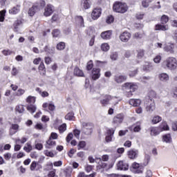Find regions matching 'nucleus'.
I'll return each instance as SVG.
<instances>
[{
  "instance_id": "39",
  "label": "nucleus",
  "mask_w": 177,
  "mask_h": 177,
  "mask_svg": "<svg viewBox=\"0 0 177 177\" xmlns=\"http://www.w3.org/2000/svg\"><path fill=\"white\" fill-rule=\"evenodd\" d=\"M74 118H75V117H74V113L73 112L68 113L65 116V119L68 120L69 121H73Z\"/></svg>"
},
{
  "instance_id": "22",
  "label": "nucleus",
  "mask_w": 177,
  "mask_h": 177,
  "mask_svg": "<svg viewBox=\"0 0 177 177\" xmlns=\"http://www.w3.org/2000/svg\"><path fill=\"white\" fill-rule=\"evenodd\" d=\"M155 30L156 31H167V30H169V27L168 25L156 24Z\"/></svg>"
},
{
  "instance_id": "42",
  "label": "nucleus",
  "mask_w": 177,
  "mask_h": 177,
  "mask_svg": "<svg viewBox=\"0 0 177 177\" xmlns=\"http://www.w3.org/2000/svg\"><path fill=\"white\" fill-rule=\"evenodd\" d=\"M6 15V10L0 11V21L3 22L5 20V16Z\"/></svg>"
},
{
  "instance_id": "12",
  "label": "nucleus",
  "mask_w": 177,
  "mask_h": 177,
  "mask_svg": "<svg viewBox=\"0 0 177 177\" xmlns=\"http://www.w3.org/2000/svg\"><path fill=\"white\" fill-rule=\"evenodd\" d=\"M102 15V9L95 8L91 12V18L93 20H97L98 17H100Z\"/></svg>"
},
{
  "instance_id": "53",
  "label": "nucleus",
  "mask_w": 177,
  "mask_h": 177,
  "mask_svg": "<svg viewBox=\"0 0 177 177\" xmlns=\"http://www.w3.org/2000/svg\"><path fill=\"white\" fill-rule=\"evenodd\" d=\"M73 135L77 139H80V135H81V131L78 129L73 130Z\"/></svg>"
},
{
  "instance_id": "60",
  "label": "nucleus",
  "mask_w": 177,
  "mask_h": 177,
  "mask_svg": "<svg viewBox=\"0 0 177 177\" xmlns=\"http://www.w3.org/2000/svg\"><path fill=\"white\" fill-rule=\"evenodd\" d=\"M3 157H4L5 160H6L7 161H9V160H10L12 158V153H5L3 155Z\"/></svg>"
},
{
  "instance_id": "47",
  "label": "nucleus",
  "mask_w": 177,
  "mask_h": 177,
  "mask_svg": "<svg viewBox=\"0 0 177 177\" xmlns=\"http://www.w3.org/2000/svg\"><path fill=\"white\" fill-rule=\"evenodd\" d=\"M106 22L107 24H111V23L114 22V17L113 15H109L106 17Z\"/></svg>"
},
{
  "instance_id": "56",
  "label": "nucleus",
  "mask_w": 177,
  "mask_h": 177,
  "mask_svg": "<svg viewBox=\"0 0 177 177\" xmlns=\"http://www.w3.org/2000/svg\"><path fill=\"white\" fill-rule=\"evenodd\" d=\"M109 155H103L102 158H97V160H100V161H109Z\"/></svg>"
},
{
  "instance_id": "25",
  "label": "nucleus",
  "mask_w": 177,
  "mask_h": 177,
  "mask_svg": "<svg viewBox=\"0 0 177 177\" xmlns=\"http://www.w3.org/2000/svg\"><path fill=\"white\" fill-rule=\"evenodd\" d=\"M174 49H175L174 44H170L163 47V50H165V52H169V53H174Z\"/></svg>"
},
{
  "instance_id": "17",
  "label": "nucleus",
  "mask_w": 177,
  "mask_h": 177,
  "mask_svg": "<svg viewBox=\"0 0 177 177\" xmlns=\"http://www.w3.org/2000/svg\"><path fill=\"white\" fill-rule=\"evenodd\" d=\"M53 13V6L50 4H48L44 10V16H46V17H48L49 16H50V15H52Z\"/></svg>"
},
{
  "instance_id": "62",
  "label": "nucleus",
  "mask_w": 177,
  "mask_h": 177,
  "mask_svg": "<svg viewBox=\"0 0 177 177\" xmlns=\"http://www.w3.org/2000/svg\"><path fill=\"white\" fill-rule=\"evenodd\" d=\"M42 61V59L41 57L36 58L33 60V64L38 65Z\"/></svg>"
},
{
  "instance_id": "40",
  "label": "nucleus",
  "mask_w": 177,
  "mask_h": 177,
  "mask_svg": "<svg viewBox=\"0 0 177 177\" xmlns=\"http://www.w3.org/2000/svg\"><path fill=\"white\" fill-rule=\"evenodd\" d=\"M162 120V118L158 115H156L152 118L153 124H158Z\"/></svg>"
},
{
  "instance_id": "9",
  "label": "nucleus",
  "mask_w": 177,
  "mask_h": 177,
  "mask_svg": "<svg viewBox=\"0 0 177 177\" xmlns=\"http://www.w3.org/2000/svg\"><path fill=\"white\" fill-rule=\"evenodd\" d=\"M19 129H20V126H19V124H11L9 129V135H10V136H13V135H15V133L19 132Z\"/></svg>"
},
{
  "instance_id": "10",
  "label": "nucleus",
  "mask_w": 177,
  "mask_h": 177,
  "mask_svg": "<svg viewBox=\"0 0 177 177\" xmlns=\"http://www.w3.org/2000/svg\"><path fill=\"white\" fill-rule=\"evenodd\" d=\"M119 38L122 42H128L131 39V33L127 31L123 32L120 35Z\"/></svg>"
},
{
  "instance_id": "30",
  "label": "nucleus",
  "mask_w": 177,
  "mask_h": 177,
  "mask_svg": "<svg viewBox=\"0 0 177 177\" xmlns=\"http://www.w3.org/2000/svg\"><path fill=\"white\" fill-rule=\"evenodd\" d=\"M37 10H38V7L37 6H33L32 7H31L28 10L29 16H31V17L34 16Z\"/></svg>"
},
{
  "instance_id": "8",
  "label": "nucleus",
  "mask_w": 177,
  "mask_h": 177,
  "mask_svg": "<svg viewBox=\"0 0 177 177\" xmlns=\"http://www.w3.org/2000/svg\"><path fill=\"white\" fill-rule=\"evenodd\" d=\"M115 132V129H109L107 130L106 136L105 140L106 143H110L113 142V138H114V133Z\"/></svg>"
},
{
  "instance_id": "51",
  "label": "nucleus",
  "mask_w": 177,
  "mask_h": 177,
  "mask_svg": "<svg viewBox=\"0 0 177 177\" xmlns=\"http://www.w3.org/2000/svg\"><path fill=\"white\" fill-rule=\"evenodd\" d=\"M38 165V162L36 161H33L30 167V171H35V168H37V166Z\"/></svg>"
},
{
  "instance_id": "57",
  "label": "nucleus",
  "mask_w": 177,
  "mask_h": 177,
  "mask_svg": "<svg viewBox=\"0 0 177 177\" xmlns=\"http://www.w3.org/2000/svg\"><path fill=\"white\" fill-rule=\"evenodd\" d=\"M86 68L87 70H92V68H93V62L92 60L89 61L87 63V66H86Z\"/></svg>"
},
{
  "instance_id": "16",
  "label": "nucleus",
  "mask_w": 177,
  "mask_h": 177,
  "mask_svg": "<svg viewBox=\"0 0 177 177\" xmlns=\"http://www.w3.org/2000/svg\"><path fill=\"white\" fill-rule=\"evenodd\" d=\"M91 5H92L91 0H81L82 9H84V10H86V9H90Z\"/></svg>"
},
{
  "instance_id": "36",
  "label": "nucleus",
  "mask_w": 177,
  "mask_h": 177,
  "mask_svg": "<svg viewBox=\"0 0 177 177\" xmlns=\"http://www.w3.org/2000/svg\"><path fill=\"white\" fill-rule=\"evenodd\" d=\"M66 48V43L61 41L57 44V50H64Z\"/></svg>"
},
{
  "instance_id": "31",
  "label": "nucleus",
  "mask_w": 177,
  "mask_h": 177,
  "mask_svg": "<svg viewBox=\"0 0 177 177\" xmlns=\"http://www.w3.org/2000/svg\"><path fill=\"white\" fill-rule=\"evenodd\" d=\"M28 111H29L30 113H35V111H37V106L32 104L28 105L27 107H26Z\"/></svg>"
},
{
  "instance_id": "58",
  "label": "nucleus",
  "mask_w": 177,
  "mask_h": 177,
  "mask_svg": "<svg viewBox=\"0 0 177 177\" xmlns=\"http://www.w3.org/2000/svg\"><path fill=\"white\" fill-rule=\"evenodd\" d=\"M27 140H28V138H27L26 137H23V138H21V139H17L16 140V142H17H17H20V143L24 145V143H26V142H27Z\"/></svg>"
},
{
  "instance_id": "21",
  "label": "nucleus",
  "mask_w": 177,
  "mask_h": 177,
  "mask_svg": "<svg viewBox=\"0 0 177 177\" xmlns=\"http://www.w3.org/2000/svg\"><path fill=\"white\" fill-rule=\"evenodd\" d=\"M150 132L151 136H157V135H160V132H162V129L159 127H151Z\"/></svg>"
},
{
  "instance_id": "41",
  "label": "nucleus",
  "mask_w": 177,
  "mask_h": 177,
  "mask_svg": "<svg viewBox=\"0 0 177 177\" xmlns=\"http://www.w3.org/2000/svg\"><path fill=\"white\" fill-rule=\"evenodd\" d=\"M169 20V18L167 15H162L160 19V21H161L162 24H167V23H168Z\"/></svg>"
},
{
  "instance_id": "61",
  "label": "nucleus",
  "mask_w": 177,
  "mask_h": 177,
  "mask_svg": "<svg viewBox=\"0 0 177 177\" xmlns=\"http://www.w3.org/2000/svg\"><path fill=\"white\" fill-rule=\"evenodd\" d=\"M149 5H150V3L147 0H142V6L143 8H149Z\"/></svg>"
},
{
  "instance_id": "7",
  "label": "nucleus",
  "mask_w": 177,
  "mask_h": 177,
  "mask_svg": "<svg viewBox=\"0 0 177 177\" xmlns=\"http://www.w3.org/2000/svg\"><path fill=\"white\" fill-rule=\"evenodd\" d=\"M146 104V111L148 113H153V110H156V103L154 102V100H149Z\"/></svg>"
},
{
  "instance_id": "2",
  "label": "nucleus",
  "mask_w": 177,
  "mask_h": 177,
  "mask_svg": "<svg viewBox=\"0 0 177 177\" xmlns=\"http://www.w3.org/2000/svg\"><path fill=\"white\" fill-rule=\"evenodd\" d=\"M162 67L163 68H167V70H176L177 68V60L174 57H169L165 61L162 62Z\"/></svg>"
},
{
  "instance_id": "3",
  "label": "nucleus",
  "mask_w": 177,
  "mask_h": 177,
  "mask_svg": "<svg viewBox=\"0 0 177 177\" xmlns=\"http://www.w3.org/2000/svg\"><path fill=\"white\" fill-rule=\"evenodd\" d=\"M113 10L116 13H127L128 12V5L121 1H115L113 6Z\"/></svg>"
},
{
  "instance_id": "29",
  "label": "nucleus",
  "mask_w": 177,
  "mask_h": 177,
  "mask_svg": "<svg viewBox=\"0 0 177 177\" xmlns=\"http://www.w3.org/2000/svg\"><path fill=\"white\" fill-rule=\"evenodd\" d=\"M24 150L26 153H30L32 150V145L30 142H28L24 147Z\"/></svg>"
},
{
  "instance_id": "27",
  "label": "nucleus",
  "mask_w": 177,
  "mask_h": 177,
  "mask_svg": "<svg viewBox=\"0 0 177 177\" xmlns=\"http://www.w3.org/2000/svg\"><path fill=\"white\" fill-rule=\"evenodd\" d=\"M115 81L117 82V84H122V82H124V81H127V76L115 75Z\"/></svg>"
},
{
  "instance_id": "11",
  "label": "nucleus",
  "mask_w": 177,
  "mask_h": 177,
  "mask_svg": "<svg viewBox=\"0 0 177 177\" xmlns=\"http://www.w3.org/2000/svg\"><path fill=\"white\" fill-rule=\"evenodd\" d=\"M117 167L118 169H119L120 171H128L129 168V165H128V163L122 160L118 162V163L117 164Z\"/></svg>"
},
{
  "instance_id": "64",
  "label": "nucleus",
  "mask_w": 177,
  "mask_h": 177,
  "mask_svg": "<svg viewBox=\"0 0 177 177\" xmlns=\"http://www.w3.org/2000/svg\"><path fill=\"white\" fill-rule=\"evenodd\" d=\"M171 27H175L177 28V19L171 20Z\"/></svg>"
},
{
  "instance_id": "52",
  "label": "nucleus",
  "mask_w": 177,
  "mask_h": 177,
  "mask_svg": "<svg viewBox=\"0 0 177 177\" xmlns=\"http://www.w3.org/2000/svg\"><path fill=\"white\" fill-rule=\"evenodd\" d=\"M52 35L54 37L57 38V37L60 35V30H59V29H55L53 30Z\"/></svg>"
},
{
  "instance_id": "46",
  "label": "nucleus",
  "mask_w": 177,
  "mask_h": 177,
  "mask_svg": "<svg viewBox=\"0 0 177 177\" xmlns=\"http://www.w3.org/2000/svg\"><path fill=\"white\" fill-rule=\"evenodd\" d=\"M67 129V124H63L59 127V131L60 133H63Z\"/></svg>"
},
{
  "instance_id": "19",
  "label": "nucleus",
  "mask_w": 177,
  "mask_h": 177,
  "mask_svg": "<svg viewBox=\"0 0 177 177\" xmlns=\"http://www.w3.org/2000/svg\"><path fill=\"white\" fill-rule=\"evenodd\" d=\"M132 168H133V169H137L136 174H142V172H143V169H144L143 166L140 165V164H139L138 162H133L132 164Z\"/></svg>"
},
{
  "instance_id": "38",
  "label": "nucleus",
  "mask_w": 177,
  "mask_h": 177,
  "mask_svg": "<svg viewBox=\"0 0 177 177\" xmlns=\"http://www.w3.org/2000/svg\"><path fill=\"white\" fill-rule=\"evenodd\" d=\"M45 52H47V53H50L51 55L52 53H55V47H48V46H46L44 47Z\"/></svg>"
},
{
  "instance_id": "37",
  "label": "nucleus",
  "mask_w": 177,
  "mask_h": 177,
  "mask_svg": "<svg viewBox=\"0 0 177 177\" xmlns=\"http://www.w3.org/2000/svg\"><path fill=\"white\" fill-rule=\"evenodd\" d=\"M101 49L103 52H107L110 50V46L107 43H104L101 45Z\"/></svg>"
},
{
  "instance_id": "20",
  "label": "nucleus",
  "mask_w": 177,
  "mask_h": 177,
  "mask_svg": "<svg viewBox=\"0 0 177 177\" xmlns=\"http://www.w3.org/2000/svg\"><path fill=\"white\" fill-rule=\"evenodd\" d=\"M129 103L131 106H133V107H138V106L142 104V100H140V99H131Z\"/></svg>"
},
{
  "instance_id": "14",
  "label": "nucleus",
  "mask_w": 177,
  "mask_h": 177,
  "mask_svg": "<svg viewBox=\"0 0 177 177\" xmlns=\"http://www.w3.org/2000/svg\"><path fill=\"white\" fill-rule=\"evenodd\" d=\"M100 78V69L94 68L92 71V80L96 81Z\"/></svg>"
},
{
  "instance_id": "24",
  "label": "nucleus",
  "mask_w": 177,
  "mask_h": 177,
  "mask_svg": "<svg viewBox=\"0 0 177 177\" xmlns=\"http://www.w3.org/2000/svg\"><path fill=\"white\" fill-rule=\"evenodd\" d=\"M56 146V141L53 140V139L49 138L45 145L46 149H52Z\"/></svg>"
},
{
  "instance_id": "4",
  "label": "nucleus",
  "mask_w": 177,
  "mask_h": 177,
  "mask_svg": "<svg viewBox=\"0 0 177 177\" xmlns=\"http://www.w3.org/2000/svg\"><path fill=\"white\" fill-rule=\"evenodd\" d=\"M93 130V124L91 122L82 123V136H91Z\"/></svg>"
},
{
  "instance_id": "50",
  "label": "nucleus",
  "mask_w": 177,
  "mask_h": 177,
  "mask_svg": "<svg viewBox=\"0 0 177 177\" xmlns=\"http://www.w3.org/2000/svg\"><path fill=\"white\" fill-rule=\"evenodd\" d=\"M26 93V90L23 88H19L17 91L16 92L17 96H22V95H24Z\"/></svg>"
},
{
  "instance_id": "59",
  "label": "nucleus",
  "mask_w": 177,
  "mask_h": 177,
  "mask_svg": "<svg viewBox=\"0 0 177 177\" xmlns=\"http://www.w3.org/2000/svg\"><path fill=\"white\" fill-rule=\"evenodd\" d=\"M149 100L150 99L153 100V97H156V96H157V94L156 93L155 91H151L149 93Z\"/></svg>"
},
{
  "instance_id": "43",
  "label": "nucleus",
  "mask_w": 177,
  "mask_h": 177,
  "mask_svg": "<svg viewBox=\"0 0 177 177\" xmlns=\"http://www.w3.org/2000/svg\"><path fill=\"white\" fill-rule=\"evenodd\" d=\"M16 111H18V113H24V106L23 105H17L15 108Z\"/></svg>"
},
{
  "instance_id": "26",
  "label": "nucleus",
  "mask_w": 177,
  "mask_h": 177,
  "mask_svg": "<svg viewBox=\"0 0 177 177\" xmlns=\"http://www.w3.org/2000/svg\"><path fill=\"white\" fill-rule=\"evenodd\" d=\"M153 68V64L150 62H146L142 66L143 71H151Z\"/></svg>"
},
{
  "instance_id": "35",
  "label": "nucleus",
  "mask_w": 177,
  "mask_h": 177,
  "mask_svg": "<svg viewBox=\"0 0 177 177\" xmlns=\"http://www.w3.org/2000/svg\"><path fill=\"white\" fill-rule=\"evenodd\" d=\"M159 128L162 129V131H169V127L168 126V124H167V122H163Z\"/></svg>"
},
{
  "instance_id": "44",
  "label": "nucleus",
  "mask_w": 177,
  "mask_h": 177,
  "mask_svg": "<svg viewBox=\"0 0 177 177\" xmlns=\"http://www.w3.org/2000/svg\"><path fill=\"white\" fill-rule=\"evenodd\" d=\"M110 59H111L113 61L117 60V59H118V53L117 52L111 53Z\"/></svg>"
},
{
  "instance_id": "32",
  "label": "nucleus",
  "mask_w": 177,
  "mask_h": 177,
  "mask_svg": "<svg viewBox=\"0 0 177 177\" xmlns=\"http://www.w3.org/2000/svg\"><path fill=\"white\" fill-rule=\"evenodd\" d=\"M36 97L35 96L29 95L26 98V103H28L29 104H34L35 103Z\"/></svg>"
},
{
  "instance_id": "1",
  "label": "nucleus",
  "mask_w": 177,
  "mask_h": 177,
  "mask_svg": "<svg viewBox=\"0 0 177 177\" xmlns=\"http://www.w3.org/2000/svg\"><path fill=\"white\" fill-rule=\"evenodd\" d=\"M138 84L132 82H127L122 86V89L126 92L127 97H131L133 95V92L138 91Z\"/></svg>"
},
{
  "instance_id": "5",
  "label": "nucleus",
  "mask_w": 177,
  "mask_h": 177,
  "mask_svg": "<svg viewBox=\"0 0 177 177\" xmlns=\"http://www.w3.org/2000/svg\"><path fill=\"white\" fill-rule=\"evenodd\" d=\"M110 100H113V103L115 106V104H118V102H120L116 97H111V95H106L104 96V99L100 100V103L102 106H105L110 103Z\"/></svg>"
},
{
  "instance_id": "49",
  "label": "nucleus",
  "mask_w": 177,
  "mask_h": 177,
  "mask_svg": "<svg viewBox=\"0 0 177 177\" xmlns=\"http://www.w3.org/2000/svg\"><path fill=\"white\" fill-rule=\"evenodd\" d=\"M140 123L137 122L136 124L133 125V131L134 132H139L140 131Z\"/></svg>"
},
{
  "instance_id": "28",
  "label": "nucleus",
  "mask_w": 177,
  "mask_h": 177,
  "mask_svg": "<svg viewBox=\"0 0 177 177\" xmlns=\"http://www.w3.org/2000/svg\"><path fill=\"white\" fill-rule=\"evenodd\" d=\"M19 12H20V6H16L9 10V13L10 15H17V13H19Z\"/></svg>"
},
{
  "instance_id": "63",
  "label": "nucleus",
  "mask_w": 177,
  "mask_h": 177,
  "mask_svg": "<svg viewBox=\"0 0 177 177\" xmlns=\"http://www.w3.org/2000/svg\"><path fill=\"white\" fill-rule=\"evenodd\" d=\"M74 137V134L73 133H69L66 136V142L68 143L71 139Z\"/></svg>"
},
{
  "instance_id": "55",
  "label": "nucleus",
  "mask_w": 177,
  "mask_h": 177,
  "mask_svg": "<svg viewBox=\"0 0 177 177\" xmlns=\"http://www.w3.org/2000/svg\"><path fill=\"white\" fill-rule=\"evenodd\" d=\"M39 71H43V73H45L46 68H45V64H44V62H41L40 63V65L39 66Z\"/></svg>"
},
{
  "instance_id": "15",
  "label": "nucleus",
  "mask_w": 177,
  "mask_h": 177,
  "mask_svg": "<svg viewBox=\"0 0 177 177\" xmlns=\"http://www.w3.org/2000/svg\"><path fill=\"white\" fill-rule=\"evenodd\" d=\"M128 157L130 158L131 160L137 158L138 156L139 155V151L136 149H131L127 152Z\"/></svg>"
},
{
  "instance_id": "54",
  "label": "nucleus",
  "mask_w": 177,
  "mask_h": 177,
  "mask_svg": "<svg viewBox=\"0 0 177 177\" xmlns=\"http://www.w3.org/2000/svg\"><path fill=\"white\" fill-rule=\"evenodd\" d=\"M161 59H162L161 55H158L153 58V62L154 63L158 64L160 63V62H161Z\"/></svg>"
},
{
  "instance_id": "48",
  "label": "nucleus",
  "mask_w": 177,
  "mask_h": 177,
  "mask_svg": "<svg viewBox=\"0 0 177 177\" xmlns=\"http://www.w3.org/2000/svg\"><path fill=\"white\" fill-rule=\"evenodd\" d=\"M86 146V143L85 141H80L77 145V150H81V149H84Z\"/></svg>"
},
{
  "instance_id": "34",
  "label": "nucleus",
  "mask_w": 177,
  "mask_h": 177,
  "mask_svg": "<svg viewBox=\"0 0 177 177\" xmlns=\"http://www.w3.org/2000/svg\"><path fill=\"white\" fill-rule=\"evenodd\" d=\"M162 140L166 143H171V141L172 140V138H171V134H166L163 136Z\"/></svg>"
},
{
  "instance_id": "6",
  "label": "nucleus",
  "mask_w": 177,
  "mask_h": 177,
  "mask_svg": "<svg viewBox=\"0 0 177 177\" xmlns=\"http://www.w3.org/2000/svg\"><path fill=\"white\" fill-rule=\"evenodd\" d=\"M124 118L125 116L122 113L117 114L115 117H113L112 120V124L113 127H120L121 124L124 122Z\"/></svg>"
},
{
  "instance_id": "33",
  "label": "nucleus",
  "mask_w": 177,
  "mask_h": 177,
  "mask_svg": "<svg viewBox=\"0 0 177 177\" xmlns=\"http://www.w3.org/2000/svg\"><path fill=\"white\" fill-rule=\"evenodd\" d=\"M74 75H77V77H84V72H82V71L78 68H75L74 69Z\"/></svg>"
},
{
  "instance_id": "18",
  "label": "nucleus",
  "mask_w": 177,
  "mask_h": 177,
  "mask_svg": "<svg viewBox=\"0 0 177 177\" xmlns=\"http://www.w3.org/2000/svg\"><path fill=\"white\" fill-rule=\"evenodd\" d=\"M158 78L161 82H168L169 81V75L166 73H162L158 75Z\"/></svg>"
},
{
  "instance_id": "45",
  "label": "nucleus",
  "mask_w": 177,
  "mask_h": 177,
  "mask_svg": "<svg viewBox=\"0 0 177 177\" xmlns=\"http://www.w3.org/2000/svg\"><path fill=\"white\" fill-rule=\"evenodd\" d=\"M137 57L138 59H142L145 56V50L140 49L138 51Z\"/></svg>"
},
{
  "instance_id": "23",
  "label": "nucleus",
  "mask_w": 177,
  "mask_h": 177,
  "mask_svg": "<svg viewBox=\"0 0 177 177\" xmlns=\"http://www.w3.org/2000/svg\"><path fill=\"white\" fill-rule=\"evenodd\" d=\"M112 34L113 32H111V30H106L102 32L101 33V38H102V39H110V38H111Z\"/></svg>"
},
{
  "instance_id": "13",
  "label": "nucleus",
  "mask_w": 177,
  "mask_h": 177,
  "mask_svg": "<svg viewBox=\"0 0 177 177\" xmlns=\"http://www.w3.org/2000/svg\"><path fill=\"white\" fill-rule=\"evenodd\" d=\"M75 19L76 24L77 26H79L80 28L85 27V24L84 22V17H82V16H80V15L76 16Z\"/></svg>"
}]
</instances>
